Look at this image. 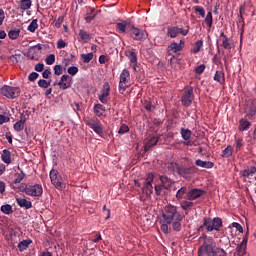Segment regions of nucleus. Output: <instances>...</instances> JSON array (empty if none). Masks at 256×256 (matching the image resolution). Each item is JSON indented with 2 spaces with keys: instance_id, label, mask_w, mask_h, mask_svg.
Masks as SVG:
<instances>
[{
  "instance_id": "48",
  "label": "nucleus",
  "mask_w": 256,
  "mask_h": 256,
  "mask_svg": "<svg viewBox=\"0 0 256 256\" xmlns=\"http://www.w3.org/2000/svg\"><path fill=\"white\" fill-rule=\"evenodd\" d=\"M14 131H17V133L23 131L25 129V124L17 121L13 126Z\"/></svg>"
},
{
  "instance_id": "21",
  "label": "nucleus",
  "mask_w": 256,
  "mask_h": 256,
  "mask_svg": "<svg viewBox=\"0 0 256 256\" xmlns=\"http://www.w3.org/2000/svg\"><path fill=\"white\" fill-rule=\"evenodd\" d=\"M159 137L158 136H154L152 138H150L146 143H145V146H144V150L145 151H149L151 149V147H155V145L157 143H159Z\"/></svg>"
},
{
  "instance_id": "37",
  "label": "nucleus",
  "mask_w": 256,
  "mask_h": 256,
  "mask_svg": "<svg viewBox=\"0 0 256 256\" xmlns=\"http://www.w3.org/2000/svg\"><path fill=\"white\" fill-rule=\"evenodd\" d=\"M1 211H2V213H4V215H12L13 206H11L10 204L2 205Z\"/></svg>"
},
{
  "instance_id": "25",
  "label": "nucleus",
  "mask_w": 256,
  "mask_h": 256,
  "mask_svg": "<svg viewBox=\"0 0 256 256\" xmlns=\"http://www.w3.org/2000/svg\"><path fill=\"white\" fill-rule=\"evenodd\" d=\"M251 128V122L248 121L247 119H240L239 120V126H238V130L239 131H247V129Z\"/></svg>"
},
{
  "instance_id": "15",
  "label": "nucleus",
  "mask_w": 256,
  "mask_h": 256,
  "mask_svg": "<svg viewBox=\"0 0 256 256\" xmlns=\"http://www.w3.org/2000/svg\"><path fill=\"white\" fill-rule=\"evenodd\" d=\"M205 190L199 189V188H192L187 193V199L188 201H195V199H199L205 195Z\"/></svg>"
},
{
  "instance_id": "49",
  "label": "nucleus",
  "mask_w": 256,
  "mask_h": 256,
  "mask_svg": "<svg viewBox=\"0 0 256 256\" xmlns=\"http://www.w3.org/2000/svg\"><path fill=\"white\" fill-rule=\"evenodd\" d=\"M92 129L94 130V132H96L97 135H99V137H103V124L95 126Z\"/></svg>"
},
{
  "instance_id": "18",
  "label": "nucleus",
  "mask_w": 256,
  "mask_h": 256,
  "mask_svg": "<svg viewBox=\"0 0 256 256\" xmlns=\"http://www.w3.org/2000/svg\"><path fill=\"white\" fill-rule=\"evenodd\" d=\"M195 164L197 167H202L203 169H213V167H215V163L211 161H203L201 159H197Z\"/></svg>"
},
{
  "instance_id": "24",
  "label": "nucleus",
  "mask_w": 256,
  "mask_h": 256,
  "mask_svg": "<svg viewBox=\"0 0 256 256\" xmlns=\"http://www.w3.org/2000/svg\"><path fill=\"white\" fill-rule=\"evenodd\" d=\"M1 160L6 165H11V151L8 149H4L1 154Z\"/></svg>"
},
{
  "instance_id": "10",
  "label": "nucleus",
  "mask_w": 256,
  "mask_h": 256,
  "mask_svg": "<svg viewBox=\"0 0 256 256\" xmlns=\"http://www.w3.org/2000/svg\"><path fill=\"white\" fill-rule=\"evenodd\" d=\"M155 176L153 173H149L144 181V186L142 187V192L145 193L147 197L153 195V181Z\"/></svg>"
},
{
  "instance_id": "20",
  "label": "nucleus",
  "mask_w": 256,
  "mask_h": 256,
  "mask_svg": "<svg viewBox=\"0 0 256 256\" xmlns=\"http://www.w3.org/2000/svg\"><path fill=\"white\" fill-rule=\"evenodd\" d=\"M213 79L220 85H225V72L217 70L214 74Z\"/></svg>"
},
{
  "instance_id": "26",
  "label": "nucleus",
  "mask_w": 256,
  "mask_h": 256,
  "mask_svg": "<svg viewBox=\"0 0 256 256\" xmlns=\"http://www.w3.org/2000/svg\"><path fill=\"white\" fill-rule=\"evenodd\" d=\"M78 36L80 37L81 43H87L91 41V34L87 33L85 30H79Z\"/></svg>"
},
{
  "instance_id": "17",
  "label": "nucleus",
  "mask_w": 256,
  "mask_h": 256,
  "mask_svg": "<svg viewBox=\"0 0 256 256\" xmlns=\"http://www.w3.org/2000/svg\"><path fill=\"white\" fill-rule=\"evenodd\" d=\"M60 89H69L71 87V78L69 75H62L61 80L58 82Z\"/></svg>"
},
{
  "instance_id": "57",
  "label": "nucleus",
  "mask_w": 256,
  "mask_h": 256,
  "mask_svg": "<svg viewBox=\"0 0 256 256\" xmlns=\"http://www.w3.org/2000/svg\"><path fill=\"white\" fill-rule=\"evenodd\" d=\"M38 78H39V73H37V72H32V73H30L29 76H28V81L33 82V81H35V80L38 79Z\"/></svg>"
},
{
  "instance_id": "47",
  "label": "nucleus",
  "mask_w": 256,
  "mask_h": 256,
  "mask_svg": "<svg viewBox=\"0 0 256 256\" xmlns=\"http://www.w3.org/2000/svg\"><path fill=\"white\" fill-rule=\"evenodd\" d=\"M49 85H51V81L47 82L45 79H40L38 81V87H41L42 89L49 88Z\"/></svg>"
},
{
  "instance_id": "3",
  "label": "nucleus",
  "mask_w": 256,
  "mask_h": 256,
  "mask_svg": "<svg viewBox=\"0 0 256 256\" xmlns=\"http://www.w3.org/2000/svg\"><path fill=\"white\" fill-rule=\"evenodd\" d=\"M130 85H131V73L129 72V70L124 69L120 73V77H119V86H118L119 93L123 95V93L127 91V88Z\"/></svg>"
},
{
  "instance_id": "52",
  "label": "nucleus",
  "mask_w": 256,
  "mask_h": 256,
  "mask_svg": "<svg viewBox=\"0 0 256 256\" xmlns=\"http://www.w3.org/2000/svg\"><path fill=\"white\" fill-rule=\"evenodd\" d=\"M119 135H125V133H129V126L127 124H123L119 130H118Z\"/></svg>"
},
{
  "instance_id": "34",
  "label": "nucleus",
  "mask_w": 256,
  "mask_h": 256,
  "mask_svg": "<svg viewBox=\"0 0 256 256\" xmlns=\"http://www.w3.org/2000/svg\"><path fill=\"white\" fill-rule=\"evenodd\" d=\"M31 5V0H21L19 2V7L20 9H22V11H27L28 9H31Z\"/></svg>"
},
{
  "instance_id": "50",
  "label": "nucleus",
  "mask_w": 256,
  "mask_h": 256,
  "mask_svg": "<svg viewBox=\"0 0 256 256\" xmlns=\"http://www.w3.org/2000/svg\"><path fill=\"white\" fill-rule=\"evenodd\" d=\"M195 13H199V15L201 17H205V8L201 7V6H194L193 7Z\"/></svg>"
},
{
  "instance_id": "28",
  "label": "nucleus",
  "mask_w": 256,
  "mask_h": 256,
  "mask_svg": "<svg viewBox=\"0 0 256 256\" xmlns=\"http://www.w3.org/2000/svg\"><path fill=\"white\" fill-rule=\"evenodd\" d=\"M179 35V27L172 26L167 28V37H170L171 39H175Z\"/></svg>"
},
{
  "instance_id": "36",
  "label": "nucleus",
  "mask_w": 256,
  "mask_h": 256,
  "mask_svg": "<svg viewBox=\"0 0 256 256\" xmlns=\"http://www.w3.org/2000/svg\"><path fill=\"white\" fill-rule=\"evenodd\" d=\"M205 23L208 27V29H211L213 27V13L209 11L205 17Z\"/></svg>"
},
{
  "instance_id": "56",
  "label": "nucleus",
  "mask_w": 256,
  "mask_h": 256,
  "mask_svg": "<svg viewBox=\"0 0 256 256\" xmlns=\"http://www.w3.org/2000/svg\"><path fill=\"white\" fill-rule=\"evenodd\" d=\"M54 75H63V67L61 65L54 66Z\"/></svg>"
},
{
  "instance_id": "9",
  "label": "nucleus",
  "mask_w": 256,
  "mask_h": 256,
  "mask_svg": "<svg viewBox=\"0 0 256 256\" xmlns=\"http://www.w3.org/2000/svg\"><path fill=\"white\" fill-rule=\"evenodd\" d=\"M175 165H176L178 174L184 179H191V177H193V175L197 173V167L195 166L184 167V166H177V164Z\"/></svg>"
},
{
  "instance_id": "4",
  "label": "nucleus",
  "mask_w": 256,
  "mask_h": 256,
  "mask_svg": "<svg viewBox=\"0 0 256 256\" xmlns=\"http://www.w3.org/2000/svg\"><path fill=\"white\" fill-rule=\"evenodd\" d=\"M204 225L207 226L208 233H211V231H219V229H221V227H223V220L219 217H215L214 219L205 217Z\"/></svg>"
},
{
  "instance_id": "22",
  "label": "nucleus",
  "mask_w": 256,
  "mask_h": 256,
  "mask_svg": "<svg viewBox=\"0 0 256 256\" xmlns=\"http://www.w3.org/2000/svg\"><path fill=\"white\" fill-rule=\"evenodd\" d=\"M16 203L19 207H24V209H31L33 207V203L25 198H17Z\"/></svg>"
},
{
  "instance_id": "63",
  "label": "nucleus",
  "mask_w": 256,
  "mask_h": 256,
  "mask_svg": "<svg viewBox=\"0 0 256 256\" xmlns=\"http://www.w3.org/2000/svg\"><path fill=\"white\" fill-rule=\"evenodd\" d=\"M63 21H64L63 16H59L55 22V27H57V29H60L61 25H63Z\"/></svg>"
},
{
  "instance_id": "13",
  "label": "nucleus",
  "mask_w": 256,
  "mask_h": 256,
  "mask_svg": "<svg viewBox=\"0 0 256 256\" xmlns=\"http://www.w3.org/2000/svg\"><path fill=\"white\" fill-rule=\"evenodd\" d=\"M220 47H223L226 51H231L235 47V44L233 43V40L227 35H225V32L220 33Z\"/></svg>"
},
{
  "instance_id": "53",
  "label": "nucleus",
  "mask_w": 256,
  "mask_h": 256,
  "mask_svg": "<svg viewBox=\"0 0 256 256\" xmlns=\"http://www.w3.org/2000/svg\"><path fill=\"white\" fill-rule=\"evenodd\" d=\"M46 65H53L55 63V54H50L46 57Z\"/></svg>"
},
{
  "instance_id": "41",
  "label": "nucleus",
  "mask_w": 256,
  "mask_h": 256,
  "mask_svg": "<svg viewBox=\"0 0 256 256\" xmlns=\"http://www.w3.org/2000/svg\"><path fill=\"white\" fill-rule=\"evenodd\" d=\"M192 200L190 201H187V200H184L181 202V208L183 209V211H187L189 209H193V205L194 203L191 202Z\"/></svg>"
},
{
  "instance_id": "42",
  "label": "nucleus",
  "mask_w": 256,
  "mask_h": 256,
  "mask_svg": "<svg viewBox=\"0 0 256 256\" xmlns=\"http://www.w3.org/2000/svg\"><path fill=\"white\" fill-rule=\"evenodd\" d=\"M38 28H39V24L37 23V19H34L29 24L27 29H28V31H30V33H35V31H37Z\"/></svg>"
},
{
  "instance_id": "60",
  "label": "nucleus",
  "mask_w": 256,
  "mask_h": 256,
  "mask_svg": "<svg viewBox=\"0 0 256 256\" xmlns=\"http://www.w3.org/2000/svg\"><path fill=\"white\" fill-rule=\"evenodd\" d=\"M67 44L65 43V40L59 39L57 42V49H65Z\"/></svg>"
},
{
  "instance_id": "6",
  "label": "nucleus",
  "mask_w": 256,
  "mask_h": 256,
  "mask_svg": "<svg viewBox=\"0 0 256 256\" xmlns=\"http://www.w3.org/2000/svg\"><path fill=\"white\" fill-rule=\"evenodd\" d=\"M0 93L7 99H15L21 95V89L19 87L4 86L0 89Z\"/></svg>"
},
{
  "instance_id": "11",
  "label": "nucleus",
  "mask_w": 256,
  "mask_h": 256,
  "mask_svg": "<svg viewBox=\"0 0 256 256\" xmlns=\"http://www.w3.org/2000/svg\"><path fill=\"white\" fill-rule=\"evenodd\" d=\"M193 99H195V95L193 94V87H190L182 94L181 103L184 107H191Z\"/></svg>"
},
{
  "instance_id": "38",
  "label": "nucleus",
  "mask_w": 256,
  "mask_h": 256,
  "mask_svg": "<svg viewBox=\"0 0 256 256\" xmlns=\"http://www.w3.org/2000/svg\"><path fill=\"white\" fill-rule=\"evenodd\" d=\"M245 145V142L243 141V138H235V151L239 152L241 149H243V146Z\"/></svg>"
},
{
  "instance_id": "19",
  "label": "nucleus",
  "mask_w": 256,
  "mask_h": 256,
  "mask_svg": "<svg viewBox=\"0 0 256 256\" xmlns=\"http://www.w3.org/2000/svg\"><path fill=\"white\" fill-rule=\"evenodd\" d=\"M255 173H256L255 166H247L241 172V175H242V177L249 178V177H253V175H255Z\"/></svg>"
},
{
  "instance_id": "16",
  "label": "nucleus",
  "mask_w": 256,
  "mask_h": 256,
  "mask_svg": "<svg viewBox=\"0 0 256 256\" xmlns=\"http://www.w3.org/2000/svg\"><path fill=\"white\" fill-rule=\"evenodd\" d=\"M247 251V238H244L242 242L236 247L235 256H245Z\"/></svg>"
},
{
  "instance_id": "7",
  "label": "nucleus",
  "mask_w": 256,
  "mask_h": 256,
  "mask_svg": "<svg viewBox=\"0 0 256 256\" xmlns=\"http://www.w3.org/2000/svg\"><path fill=\"white\" fill-rule=\"evenodd\" d=\"M50 179L52 185H54L56 189H65V181L63 180V177L59 175V171L52 169L50 171Z\"/></svg>"
},
{
  "instance_id": "32",
  "label": "nucleus",
  "mask_w": 256,
  "mask_h": 256,
  "mask_svg": "<svg viewBox=\"0 0 256 256\" xmlns=\"http://www.w3.org/2000/svg\"><path fill=\"white\" fill-rule=\"evenodd\" d=\"M19 35H21V30L17 28L11 29L8 32V37L9 39H12V41H15V39H18Z\"/></svg>"
},
{
  "instance_id": "39",
  "label": "nucleus",
  "mask_w": 256,
  "mask_h": 256,
  "mask_svg": "<svg viewBox=\"0 0 256 256\" xmlns=\"http://www.w3.org/2000/svg\"><path fill=\"white\" fill-rule=\"evenodd\" d=\"M169 49L170 51H172L173 53H179V51H183V48L181 45L177 44V42H172L169 45Z\"/></svg>"
},
{
  "instance_id": "29",
  "label": "nucleus",
  "mask_w": 256,
  "mask_h": 256,
  "mask_svg": "<svg viewBox=\"0 0 256 256\" xmlns=\"http://www.w3.org/2000/svg\"><path fill=\"white\" fill-rule=\"evenodd\" d=\"M96 16L97 14L95 13V8H90L86 11L84 19L85 21H87V23H91V21H93V19H95Z\"/></svg>"
},
{
  "instance_id": "8",
  "label": "nucleus",
  "mask_w": 256,
  "mask_h": 256,
  "mask_svg": "<svg viewBox=\"0 0 256 256\" xmlns=\"http://www.w3.org/2000/svg\"><path fill=\"white\" fill-rule=\"evenodd\" d=\"M129 33L131 39H133L134 41H145V39H147L148 37L147 31L137 28L135 26H132L129 29Z\"/></svg>"
},
{
  "instance_id": "5",
  "label": "nucleus",
  "mask_w": 256,
  "mask_h": 256,
  "mask_svg": "<svg viewBox=\"0 0 256 256\" xmlns=\"http://www.w3.org/2000/svg\"><path fill=\"white\" fill-rule=\"evenodd\" d=\"M20 191L30 197H41V195H43V186L40 184L28 185L22 189L20 188Z\"/></svg>"
},
{
  "instance_id": "1",
  "label": "nucleus",
  "mask_w": 256,
  "mask_h": 256,
  "mask_svg": "<svg viewBox=\"0 0 256 256\" xmlns=\"http://www.w3.org/2000/svg\"><path fill=\"white\" fill-rule=\"evenodd\" d=\"M184 216L181 212L177 211V206L168 205L162 211V220L160 221V229L165 235L169 234V225H171L173 231L179 233L183 229L181 221Z\"/></svg>"
},
{
  "instance_id": "12",
  "label": "nucleus",
  "mask_w": 256,
  "mask_h": 256,
  "mask_svg": "<svg viewBox=\"0 0 256 256\" xmlns=\"http://www.w3.org/2000/svg\"><path fill=\"white\" fill-rule=\"evenodd\" d=\"M111 93V87L109 86V84L107 82H105L103 84V88L101 90V93L98 95V99L99 101L103 104V105H107L108 101H109V95Z\"/></svg>"
},
{
  "instance_id": "51",
  "label": "nucleus",
  "mask_w": 256,
  "mask_h": 256,
  "mask_svg": "<svg viewBox=\"0 0 256 256\" xmlns=\"http://www.w3.org/2000/svg\"><path fill=\"white\" fill-rule=\"evenodd\" d=\"M207 69V66L205 64H201L195 68L196 75H202V73Z\"/></svg>"
},
{
  "instance_id": "35",
  "label": "nucleus",
  "mask_w": 256,
  "mask_h": 256,
  "mask_svg": "<svg viewBox=\"0 0 256 256\" xmlns=\"http://www.w3.org/2000/svg\"><path fill=\"white\" fill-rule=\"evenodd\" d=\"M202 47H203V39L195 42L194 47L191 50V52L194 53V55H197V53H199V51H201Z\"/></svg>"
},
{
  "instance_id": "33",
  "label": "nucleus",
  "mask_w": 256,
  "mask_h": 256,
  "mask_svg": "<svg viewBox=\"0 0 256 256\" xmlns=\"http://www.w3.org/2000/svg\"><path fill=\"white\" fill-rule=\"evenodd\" d=\"M86 125H88V127H90V129H93V128L101 125V120H99L98 118H91L89 120H86Z\"/></svg>"
},
{
  "instance_id": "61",
  "label": "nucleus",
  "mask_w": 256,
  "mask_h": 256,
  "mask_svg": "<svg viewBox=\"0 0 256 256\" xmlns=\"http://www.w3.org/2000/svg\"><path fill=\"white\" fill-rule=\"evenodd\" d=\"M35 71H37L38 73H41L44 69H45V64L43 63H38L35 65Z\"/></svg>"
},
{
  "instance_id": "23",
  "label": "nucleus",
  "mask_w": 256,
  "mask_h": 256,
  "mask_svg": "<svg viewBox=\"0 0 256 256\" xmlns=\"http://www.w3.org/2000/svg\"><path fill=\"white\" fill-rule=\"evenodd\" d=\"M93 111L96 117H103V113H105L106 109L103 104H95L93 107Z\"/></svg>"
},
{
  "instance_id": "54",
  "label": "nucleus",
  "mask_w": 256,
  "mask_h": 256,
  "mask_svg": "<svg viewBox=\"0 0 256 256\" xmlns=\"http://www.w3.org/2000/svg\"><path fill=\"white\" fill-rule=\"evenodd\" d=\"M68 74L69 75H77V73H79V68H77V66H71L68 68Z\"/></svg>"
},
{
  "instance_id": "27",
  "label": "nucleus",
  "mask_w": 256,
  "mask_h": 256,
  "mask_svg": "<svg viewBox=\"0 0 256 256\" xmlns=\"http://www.w3.org/2000/svg\"><path fill=\"white\" fill-rule=\"evenodd\" d=\"M180 135L182 139H184V141H189L191 139V136L193 135V132L188 128H181Z\"/></svg>"
},
{
  "instance_id": "44",
  "label": "nucleus",
  "mask_w": 256,
  "mask_h": 256,
  "mask_svg": "<svg viewBox=\"0 0 256 256\" xmlns=\"http://www.w3.org/2000/svg\"><path fill=\"white\" fill-rule=\"evenodd\" d=\"M116 29H118L120 33H125L127 31V21L117 23Z\"/></svg>"
},
{
  "instance_id": "45",
  "label": "nucleus",
  "mask_w": 256,
  "mask_h": 256,
  "mask_svg": "<svg viewBox=\"0 0 256 256\" xmlns=\"http://www.w3.org/2000/svg\"><path fill=\"white\" fill-rule=\"evenodd\" d=\"M81 59L83 63H89L93 60V52H90L88 54H81Z\"/></svg>"
},
{
  "instance_id": "40",
  "label": "nucleus",
  "mask_w": 256,
  "mask_h": 256,
  "mask_svg": "<svg viewBox=\"0 0 256 256\" xmlns=\"http://www.w3.org/2000/svg\"><path fill=\"white\" fill-rule=\"evenodd\" d=\"M187 187H181L176 193V199L181 200L185 195H187Z\"/></svg>"
},
{
  "instance_id": "62",
  "label": "nucleus",
  "mask_w": 256,
  "mask_h": 256,
  "mask_svg": "<svg viewBox=\"0 0 256 256\" xmlns=\"http://www.w3.org/2000/svg\"><path fill=\"white\" fill-rule=\"evenodd\" d=\"M144 109H146V111H153L155 109V106H153V104H151V102H146L144 104Z\"/></svg>"
},
{
  "instance_id": "14",
  "label": "nucleus",
  "mask_w": 256,
  "mask_h": 256,
  "mask_svg": "<svg viewBox=\"0 0 256 256\" xmlns=\"http://www.w3.org/2000/svg\"><path fill=\"white\" fill-rule=\"evenodd\" d=\"M245 113H246V117H248V119L255 117V115H256V99H249L248 101H246Z\"/></svg>"
},
{
  "instance_id": "46",
  "label": "nucleus",
  "mask_w": 256,
  "mask_h": 256,
  "mask_svg": "<svg viewBox=\"0 0 256 256\" xmlns=\"http://www.w3.org/2000/svg\"><path fill=\"white\" fill-rule=\"evenodd\" d=\"M25 179V173L21 171L20 173L17 174V177L14 179L13 183L14 185H19L21 181Z\"/></svg>"
},
{
  "instance_id": "58",
  "label": "nucleus",
  "mask_w": 256,
  "mask_h": 256,
  "mask_svg": "<svg viewBox=\"0 0 256 256\" xmlns=\"http://www.w3.org/2000/svg\"><path fill=\"white\" fill-rule=\"evenodd\" d=\"M183 35L184 37L189 34V26H187V29L185 28H179L178 27V35Z\"/></svg>"
},
{
  "instance_id": "31",
  "label": "nucleus",
  "mask_w": 256,
  "mask_h": 256,
  "mask_svg": "<svg viewBox=\"0 0 256 256\" xmlns=\"http://www.w3.org/2000/svg\"><path fill=\"white\" fill-rule=\"evenodd\" d=\"M126 57H128L130 63L137 65V53L133 50L126 51Z\"/></svg>"
},
{
  "instance_id": "2",
  "label": "nucleus",
  "mask_w": 256,
  "mask_h": 256,
  "mask_svg": "<svg viewBox=\"0 0 256 256\" xmlns=\"http://www.w3.org/2000/svg\"><path fill=\"white\" fill-rule=\"evenodd\" d=\"M198 256H227V252L223 248L217 247L213 240L204 242L198 249Z\"/></svg>"
},
{
  "instance_id": "64",
  "label": "nucleus",
  "mask_w": 256,
  "mask_h": 256,
  "mask_svg": "<svg viewBox=\"0 0 256 256\" xmlns=\"http://www.w3.org/2000/svg\"><path fill=\"white\" fill-rule=\"evenodd\" d=\"M9 121V117L0 114V125H3V123H9Z\"/></svg>"
},
{
  "instance_id": "30",
  "label": "nucleus",
  "mask_w": 256,
  "mask_h": 256,
  "mask_svg": "<svg viewBox=\"0 0 256 256\" xmlns=\"http://www.w3.org/2000/svg\"><path fill=\"white\" fill-rule=\"evenodd\" d=\"M33 243L31 239L28 240H22L18 243V249L20 252L27 251L28 247Z\"/></svg>"
},
{
  "instance_id": "59",
  "label": "nucleus",
  "mask_w": 256,
  "mask_h": 256,
  "mask_svg": "<svg viewBox=\"0 0 256 256\" xmlns=\"http://www.w3.org/2000/svg\"><path fill=\"white\" fill-rule=\"evenodd\" d=\"M154 189L157 197L161 196V193H163V185H156Z\"/></svg>"
},
{
  "instance_id": "55",
  "label": "nucleus",
  "mask_w": 256,
  "mask_h": 256,
  "mask_svg": "<svg viewBox=\"0 0 256 256\" xmlns=\"http://www.w3.org/2000/svg\"><path fill=\"white\" fill-rule=\"evenodd\" d=\"M71 107L74 111H81V108L83 107L82 103L74 102L71 104Z\"/></svg>"
},
{
  "instance_id": "43",
  "label": "nucleus",
  "mask_w": 256,
  "mask_h": 256,
  "mask_svg": "<svg viewBox=\"0 0 256 256\" xmlns=\"http://www.w3.org/2000/svg\"><path fill=\"white\" fill-rule=\"evenodd\" d=\"M233 155V147L232 146H227L223 151H222V157L224 158H229Z\"/></svg>"
}]
</instances>
